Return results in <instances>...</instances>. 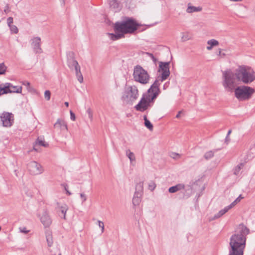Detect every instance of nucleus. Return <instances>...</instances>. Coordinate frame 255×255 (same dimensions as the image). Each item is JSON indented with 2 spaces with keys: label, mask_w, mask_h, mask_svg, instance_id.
Wrapping results in <instances>:
<instances>
[{
  "label": "nucleus",
  "mask_w": 255,
  "mask_h": 255,
  "mask_svg": "<svg viewBox=\"0 0 255 255\" xmlns=\"http://www.w3.org/2000/svg\"><path fill=\"white\" fill-rule=\"evenodd\" d=\"M62 186H63L64 187V189H65L66 191V190H68V185H67V184L64 183V184H62Z\"/></svg>",
  "instance_id": "nucleus-54"
},
{
  "label": "nucleus",
  "mask_w": 255,
  "mask_h": 255,
  "mask_svg": "<svg viewBox=\"0 0 255 255\" xmlns=\"http://www.w3.org/2000/svg\"><path fill=\"white\" fill-rule=\"evenodd\" d=\"M222 84L226 91L232 92L235 87V79L246 84H249L255 80V72L250 67L241 65L236 69L235 73L231 70L223 72Z\"/></svg>",
  "instance_id": "nucleus-1"
},
{
  "label": "nucleus",
  "mask_w": 255,
  "mask_h": 255,
  "mask_svg": "<svg viewBox=\"0 0 255 255\" xmlns=\"http://www.w3.org/2000/svg\"><path fill=\"white\" fill-rule=\"evenodd\" d=\"M27 168L29 173L32 175L40 174L44 171L41 164L35 161L29 162L27 165Z\"/></svg>",
  "instance_id": "nucleus-11"
},
{
  "label": "nucleus",
  "mask_w": 255,
  "mask_h": 255,
  "mask_svg": "<svg viewBox=\"0 0 255 255\" xmlns=\"http://www.w3.org/2000/svg\"><path fill=\"white\" fill-rule=\"evenodd\" d=\"M109 8L114 12H119L122 8V4L120 0H108Z\"/></svg>",
  "instance_id": "nucleus-14"
},
{
  "label": "nucleus",
  "mask_w": 255,
  "mask_h": 255,
  "mask_svg": "<svg viewBox=\"0 0 255 255\" xmlns=\"http://www.w3.org/2000/svg\"><path fill=\"white\" fill-rule=\"evenodd\" d=\"M212 48H213V47H212V46H211V45H209V46H208L207 47V50H211Z\"/></svg>",
  "instance_id": "nucleus-58"
},
{
  "label": "nucleus",
  "mask_w": 255,
  "mask_h": 255,
  "mask_svg": "<svg viewBox=\"0 0 255 255\" xmlns=\"http://www.w3.org/2000/svg\"><path fill=\"white\" fill-rule=\"evenodd\" d=\"M146 54L148 55L152 60V61L156 64V62L157 61V59L156 58L153 54L147 52Z\"/></svg>",
  "instance_id": "nucleus-38"
},
{
  "label": "nucleus",
  "mask_w": 255,
  "mask_h": 255,
  "mask_svg": "<svg viewBox=\"0 0 255 255\" xmlns=\"http://www.w3.org/2000/svg\"><path fill=\"white\" fill-rule=\"evenodd\" d=\"M66 194L67 195L70 196L71 195V193L69 191V190H66Z\"/></svg>",
  "instance_id": "nucleus-61"
},
{
  "label": "nucleus",
  "mask_w": 255,
  "mask_h": 255,
  "mask_svg": "<svg viewBox=\"0 0 255 255\" xmlns=\"http://www.w3.org/2000/svg\"><path fill=\"white\" fill-rule=\"evenodd\" d=\"M232 132V130L231 129H230L228 132V133H227V135L228 136H229L230 134Z\"/></svg>",
  "instance_id": "nucleus-64"
},
{
  "label": "nucleus",
  "mask_w": 255,
  "mask_h": 255,
  "mask_svg": "<svg viewBox=\"0 0 255 255\" xmlns=\"http://www.w3.org/2000/svg\"><path fill=\"white\" fill-rule=\"evenodd\" d=\"M10 91L12 93H21L22 91V87L21 86H13L10 87Z\"/></svg>",
  "instance_id": "nucleus-24"
},
{
  "label": "nucleus",
  "mask_w": 255,
  "mask_h": 255,
  "mask_svg": "<svg viewBox=\"0 0 255 255\" xmlns=\"http://www.w3.org/2000/svg\"><path fill=\"white\" fill-rule=\"evenodd\" d=\"M169 64L170 62H159V68L158 72H162L160 76H158V78H159L161 82H163L166 80L170 75L169 70Z\"/></svg>",
  "instance_id": "nucleus-10"
},
{
  "label": "nucleus",
  "mask_w": 255,
  "mask_h": 255,
  "mask_svg": "<svg viewBox=\"0 0 255 255\" xmlns=\"http://www.w3.org/2000/svg\"><path fill=\"white\" fill-rule=\"evenodd\" d=\"M185 186L184 184L179 183L168 188V192L170 193H174L178 191L184 189Z\"/></svg>",
  "instance_id": "nucleus-17"
},
{
  "label": "nucleus",
  "mask_w": 255,
  "mask_h": 255,
  "mask_svg": "<svg viewBox=\"0 0 255 255\" xmlns=\"http://www.w3.org/2000/svg\"><path fill=\"white\" fill-rule=\"evenodd\" d=\"M141 199L139 198L133 197L132 198V204L134 206H138L141 202Z\"/></svg>",
  "instance_id": "nucleus-31"
},
{
  "label": "nucleus",
  "mask_w": 255,
  "mask_h": 255,
  "mask_svg": "<svg viewBox=\"0 0 255 255\" xmlns=\"http://www.w3.org/2000/svg\"><path fill=\"white\" fill-rule=\"evenodd\" d=\"M3 86L2 84H0V95H4V94H1V93L3 91Z\"/></svg>",
  "instance_id": "nucleus-52"
},
{
  "label": "nucleus",
  "mask_w": 255,
  "mask_h": 255,
  "mask_svg": "<svg viewBox=\"0 0 255 255\" xmlns=\"http://www.w3.org/2000/svg\"><path fill=\"white\" fill-rule=\"evenodd\" d=\"M244 166V163H241L238 164L235 168L234 169V174L236 175H238L241 170V169Z\"/></svg>",
  "instance_id": "nucleus-25"
},
{
  "label": "nucleus",
  "mask_w": 255,
  "mask_h": 255,
  "mask_svg": "<svg viewBox=\"0 0 255 255\" xmlns=\"http://www.w3.org/2000/svg\"><path fill=\"white\" fill-rule=\"evenodd\" d=\"M6 69L7 67L3 63L0 64V75L5 74Z\"/></svg>",
  "instance_id": "nucleus-28"
},
{
  "label": "nucleus",
  "mask_w": 255,
  "mask_h": 255,
  "mask_svg": "<svg viewBox=\"0 0 255 255\" xmlns=\"http://www.w3.org/2000/svg\"><path fill=\"white\" fill-rule=\"evenodd\" d=\"M156 184L153 182H151L148 185V189L151 191L154 190Z\"/></svg>",
  "instance_id": "nucleus-37"
},
{
  "label": "nucleus",
  "mask_w": 255,
  "mask_h": 255,
  "mask_svg": "<svg viewBox=\"0 0 255 255\" xmlns=\"http://www.w3.org/2000/svg\"><path fill=\"white\" fill-rule=\"evenodd\" d=\"M133 77L135 81L143 85L148 83L150 79L147 71L139 65L134 67Z\"/></svg>",
  "instance_id": "nucleus-6"
},
{
  "label": "nucleus",
  "mask_w": 255,
  "mask_h": 255,
  "mask_svg": "<svg viewBox=\"0 0 255 255\" xmlns=\"http://www.w3.org/2000/svg\"><path fill=\"white\" fill-rule=\"evenodd\" d=\"M12 86V84L10 83H6L3 85V90L1 93V94H6L8 93H11V91H10V87Z\"/></svg>",
  "instance_id": "nucleus-20"
},
{
  "label": "nucleus",
  "mask_w": 255,
  "mask_h": 255,
  "mask_svg": "<svg viewBox=\"0 0 255 255\" xmlns=\"http://www.w3.org/2000/svg\"><path fill=\"white\" fill-rule=\"evenodd\" d=\"M238 229L239 231L230 237L228 255H244L250 229L243 223L239 224Z\"/></svg>",
  "instance_id": "nucleus-3"
},
{
  "label": "nucleus",
  "mask_w": 255,
  "mask_h": 255,
  "mask_svg": "<svg viewBox=\"0 0 255 255\" xmlns=\"http://www.w3.org/2000/svg\"><path fill=\"white\" fill-rule=\"evenodd\" d=\"M126 153L127 156L129 158L131 162L135 160V157L134 153L132 152H131L129 149H127Z\"/></svg>",
  "instance_id": "nucleus-22"
},
{
  "label": "nucleus",
  "mask_w": 255,
  "mask_h": 255,
  "mask_svg": "<svg viewBox=\"0 0 255 255\" xmlns=\"http://www.w3.org/2000/svg\"><path fill=\"white\" fill-rule=\"evenodd\" d=\"M143 181L140 182L135 185V192H138L143 194Z\"/></svg>",
  "instance_id": "nucleus-23"
},
{
  "label": "nucleus",
  "mask_w": 255,
  "mask_h": 255,
  "mask_svg": "<svg viewBox=\"0 0 255 255\" xmlns=\"http://www.w3.org/2000/svg\"><path fill=\"white\" fill-rule=\"evenodd\" d=\"M54 127L61 130H67L68 129L66 122L64 120L59 119L54 124Z\"/></svg>",
  "instance_id": "nucleus-16"
},
{
  "label": "nucleus",
  "mask_w": 255,
  "mask_h": 255,
  "mask_svg": "<svg viewBox=\"0 0 255 255\" xmlns=\"http://www.w3.org/2000/svg\"><path fill=\"white\" fill-rule=\"evenodd\" d=\"M244 197L242 196V195H240L239 197L234 201H233L231 204V206L233 207L235 206L238 202H239L241 199H243Z\"/></svg>",
  "instance_id": "nucleus-32"
},
{
  "label": "nucleus",
  "mask_w": 255,
  "mask_h": 255,
  "mask_svg": "<svg viewBox=\"0 0 255 255\" xmlns=\"http://www.w3.org/2000/svg\"><path fill=\"white\" fill-rule=\"evenodd\" d=\"M190 196V194H186V192L183 193V198L187 199Z\"/></svg>",
  "instance_id": "nucleus-50"
},
{
  "label": "nucleus",
  "mask_w": 255,
  "mask_h": 255,
  "mask_svg": "<svg viewBox=\"0 0 255 255\" xmlns=\"http://www.w3.org/2000/svg\"><path fill=\"white\" fill-rule=\"evenodd\" d=\"M207 44L208 45H211V46L212 47H214L218 45L219 43L217 40L212 39L208 40L207 42Z\"/></svg>",
  "instance_id": "nucleus-29"
},
{
  "label": "nucleus",
  "mask_w": 255,
  "mask_h": 255,
  "mask_svg": "<svg viewBox=\"0 0 255 255\" xmlns=\"http://www.w3.org/2000/svg\"><path fill=\"white\" fill-rule=\"evenodd\" d=\"M167 83H166L164 84V85H163V89L164 90H165L166 89V87H167Z\"/></svg>",
  "instance_id": "nucleus-60"
},
{
  "label": "nucleus",
  "mask_w": 255,
  "mask_h": 255,
  "mask_svg": "<svg viewBox=\"0 0 255 255\" xmlns=\"http://www.w3.org/2000/svg\"><path fill=\"white\" fill-rule=\"evenodd\" d=\"M68 210L67 205L61 206L59 211V216L64 219H66V214Z\"/></svg>",
  "instance_id": "nucleus-18"
},
{
  "label": "nucleus",
  "mask_w": 255,
  "mask_h": 255,
  "mask_svg": "<svg viewBox=\"0 0 255 255\" xmlns=\"http://www.w3.org/2000/svg\"><path fill=\"white\" fill-rule=\"evenodd\" d=\"M144 124L145 127L147 128L150 131H152L153 127L151 122L147 119L146 115L143 116Z\"/></svg>",
  "instance_id": "nucleus-19"
},
{
  "label": "nucleus",
  "mask_w": 255,
  "mask_h": 255,
  "mask_svg": "<svg viewBox=\"0 0 255 255\" xmlns=\"http://www.w3.org/2000/svg\"><path fill=\"white\" fill-rule=\"evenodd\" d=\"M182 111H179L178 114L176 116V118H179L180 117V114L181 113Z\"/></svg>",
  "instance_id": "nucleus-55"
},
{
  "label": "nucleus",
  "mask_w": 255,
  "mask_h": 255,
  "mask_svg": "<svg viewBox=\"0 0 255 255\" xmlns=\"http://www.w3.org/2000/svg\"><path fill=\"white\" fill-rule=\"evenodd\" d=\"M225 214V212L223 209L221 210L217 214H216L214 216L215 218H218L222 216Z\"/></svg>",
  "instance_id": "nucleus-36"
},
{
  "label": "nucleus",
  "mask_w": 255,
  "mask_h": 255,
  "mask_svg": "<svg viewBox=\"0 0 255 255\" xmlns=\"http://www.w3.org/2000/svg\"><path fill=\"white\" fill-rule=\"evenodd\" d=\"M46 240L48 247H51L53 244L52 238L51 235L46 236Z\"/></svg>",
  "instance_id": "nucleus-33"
},
{
  "label": "nucleus",
  "mask_w": 255,
  "mask_h": 255,
  "mask_svg": "<svg viewBox=\"0 0 255 255\" xmlns=\"http://www.w3.org/2000/svg\"><path fill=\"white\" fill-rule=\"evenodd\" d=\"M80 197L82 199V203L85 202L87 200V197L84 193H80Z\"/></svg>",
  "instance_id": "nucleus-45"
},
{
  "label": "nucleus",
  "mask_w": 255,
  "mask_h": 255,
  "mask_svg": "<svg viewBox=\"0 0 255 255\" xmlns=\"http://www.w3.org/2000/svg\"><path fill=\"white\" fill-rule=\"evenodd\" d=\"M67 64L71 70H75L78 81L82 83L83 82V77L81 72V68L75 59V53L73 51H69L67 54Z\"/></svg>",
  "instance_id": "nucleus-4"
},
{
  "label": "nucleus",
  "mask_w": 255,
  "mask_h": 255,
  "mask_svg": "<svg viewBox=\"0 0 255 255\" xmlns=\"http://www.w3.org/2000/svg\"><path fill=\"white\" fill-rule=\"evenodd\" d=\"M218 52L217 53V54L219 56L221 55L222 49L221 48H219Z\"/></svg>",
  "instance_id": "nucleus-56"
},
{
  "label": "nucleus",
  "mask_w": 255,
  "mask_h": 255,
  "mask_svg": "<svg viewBox=\"0 0 255 255\" xmlns=\"http://www.w3.org/2000/svg\"><path fill=\"white\" fill-rule=\"evenodd\" d=\"M138 96V90L137 87L135 85L129 86L123 93L121 100L127 104H130L137 100Z\"/></svg>",
  "instance_id": "nucleus-7"
},
{
  "label": "nucleus",
  "mask_w": 255,
  "mask_h": 255,
  "mask_svg": "<svg viewBox=\"0 0 255 255\" xmlns=\"http://www.w3.org/2000/svg\"><path fill=\"white\" fill-rule=\"evenodd\" d=\"M60 4L62 6H64L65 4V0H60Z\"/></svg>",
  "instance_id": "nucleus-53"
},
{
  "label": "nucleus",
  "mask_w": 255,
  "mask_h": 255,
  "mask_svg": "<svg viewBox=\"0 0 255 255\" xmlns=\"http://www.w3.org/2000/svg\"><path fill=\"white\" fill-rule=\"evenodd\" d=\"M161 82L159 78H156L147 92L144 93L146 95L149 94L151 99L155 100L161 93L159 86Z\"/></svg>",
  "instance_id": "nucleus-9"
},
{
  "label": "nucleus",
  "mask_w": 255,
  "mask_h": 255,
  "mask_svg": "<svg viewBox=\"0 0 255 255\" xmlns=\"http://www.w3.org/2000/svg\"><path fill=\"white\" fill-rule=\"evenodd\" d=\"M51 92L49 90H46L44 92V97L47 101L50 99Z\"/></svg>",
  "instance_id": "nucleus-34"
},
{
  "label": "nucleus",
  "mask_w": 255,
  "mask_h": 255,
  "mask_svg": "<svg viewBox=\"0 0 255 255\" xmlns=\"http://www.w3.org/2000/svg\"><path fill=\"white\" fill-rule=\"evenodd\" d=\"M202 7L200 6H189L187 11L188 12L191 13L193 12L200 11L202 10Z\"/></svg>",
  "instance_id": "nucleus-21"
},
{
  "label": "nucleus",
  "mask_w": 255,
  "mask_h": 255,
  "mask_svg": "<svg viewBox=\"0 0 255 255\" xmlns=\"http://www.w3.org/2000/svg\"><path fill=\"white\" fill-rule=\"evenodd\" d=\"M36 144H38L39 145L43 146L44 147H47L49 146L48 143L45 142L44 140L40 139L39 137L37 139L36 141Z\"/></svg>",
  "instance_id": "nucleus-27"
},
{
  "label": "nucleus",
  "mask_w": 255,
  "mask_h": 255,
  "mask_svg": "<svg viewBox=\"0 0 255 255\" xmlns=\"http://www.w3.org/2000/svg\"><path fill=\"white\" fill-rule=\"evenodd\" d=\"M214 155V152L212 150H210L209 151L206 152L204 157L206 160H209L212 158Z\"/></svg>",
  "instance_id": "nucleus-26"
},
{
  "label": "nucleus",
  "mask_w": 255,
  "mask_h": 255,
  "mask_svg": "<svg viewBox=\"0 0 255 255\" xmlns=\"http://www.w3.org/2000/svg\"><path fill=\"white\" fill-rule=\"evenodd\" d=\"M142 25L138 23L133 17H125L123 20L116 22L114 26L115 33H108L110 38L113 40H117L124 38L125 34H133L137 30L139 32H142L146 28H140Z\"/></svg>",
  "instance_id": "nucleus-2"
},
{
  "label": "nucleus",
  "mask_w": 255,
  "mask_h": 255,
  "mask_svg": "<svg viewBox=\"0 0 255 255\" xmlns=\"http://www.w3.org/2000/svg\"><path fill=\"white\" fill-rule=\"evenodd\" d=\"M27 89L28 90V91H30V92H31L32 90H34L33 88H32L31 87V88H29V87H27Z\"/></svg>",
  "instance_id": "nucleus-59"
},
{
  "label": "nucleus",
  "mask_w": 255,
  "mask_h": 255,
  "mask_svg": "<svg viewBox=\"0 0 255 255\" xmlns=\"http://www.w3.org/2000/svg\"><path fill=\"white\" fill-rule=\"evenodd\" d=\"M233 207L231 206V205H229V206L225 207L223 210L225 212V213H227L230 209L232 208Z\"/></svg>",
  "instance_id": "nucleus-47"
},
{
  "label": "nucleus",
  "mask_w": 255,
  "mask_h": 255,
  "mask_svg": "<svg viewBox=\"0 0 255 255\" xmlns=\"http://www.w3.org/2000/svg\"><path fill=\"white\" fill-rule=\"evenodd\" d=\"M98 222H99V227L102 228V232H103L104 230V224L102 221H99Z\"/></svg>",
  "instance_id": "nucleus-48"
},
{
  "label": "nucleus",
  "mask_w": 255,
  "mask_h": 255,
  "mask_svg": "<svg viewBox=\"0 0 255 255\" xmlns=\"http://www.w3.org/2000/svg\"><path fill=\"white\" fill-rule=\"evenodd\" d=\"M155 100L151 99L149 94L143 93L138 103L134 106V109L137 111L143 112L152 106Z\"/></svg>",
  "instance_id": "nucleus-8"
},
{
  "label": "nucleus",
  "mask_w": 255,
  "mask_h": 255,
  "mask_svg": "<svg viewBox=\"0 0 255 255\" xmlns=\"http://www.w3.org/2000/svg\"><path fill=\"white\" fill-rule=\"evenodd\" d=\"M230 1H235V2H239V1H242V0H230Z\"/></svg>",
  "instance_id": "nucleus-62"
},
{
  "label": "nucleus",
  "mask_w": 255,
  "mask_h": 255,
  "mask_svg": "<svg viewBox=\"0 0 255 255\" xmlns=\"http://www.w3.org/2000/svg\"><path fill=\"white\" fill-rule=\"evenodd\" d=\"M31 46L35 53H42V49L41 48V38L39 37H34L31 39Z\"/></svg>",
  "instance_id": "nucleus-13"
},
{
  "label": "nucleus",
  "mask_w": 255,
  "mask_h": 255,
  "mask_svg": "<svg viewBox=\"0 0 255 255\" xmlns=\"http://www.w3.org/2000/svg\"><path fill=\"white\" fill-rule=\"evenodd\" d=\"M19 230L20 232L27 234L29 232V231L27 230L25 227L19 228Z\"/></svg>",
  "instance_id": "nucleus-44"
},
{
  "label": "nucleus",
  "mask_w": 255,
  "mask_h": 255,
  "mask_svg": "<svg viewBox=\"0 0 255 255\" xmlns=\"http://www.w3.org/2000/svg\"><path fill=\"white\" fill-rule=\"evenodd\" d=\"M70 114L71 120L73 121H74L76 119V116H75V114L72 111H70Z\"/></svg>",
  "instance_id": "nucleus-42"
},
{
  "label": "nucleus",
  "mask_w": 255,
  "mask_h": 255,
  "mask_svg": "<svg viewBox=\"0 0 255 255\" xmlns=\"http://www.w3.org/2000/svg\"><path fill=\"white\" fill-rule=\"evenodd\" d=\"M22 84H23V85L26 86L27 88V87H29V88H31V87H30V83H29V82H27V81H25L22 82Z\"/></svg>",
  "instance_id": "nucleus-49"
},
{
  "label": "nucleus",
  "mask_w": 255,
  "mask_h": 255,
  "mask_svg": "<svg viewBox=\"0 0 255 255\" xmlns=\"http://www.w3.org/2000/svg\"><path fill=\"white\" fill-rule=\"evenodd\" d=\"M9 27L11 33L17 34L18 32V29L16 25L12 24Z\"/></svg>",
  "instance_id": "nucleus-30"
},
{
  "label": "nucleus",
  "mask_w": 255,
  "mask_h": 255,
  "mask_svg": "<svg viewBox=\"0 0 255 255\" xmlns=\"http://www.w3.org/2000/svg\"><path fill=\"white\" fill-rule=\"evenodd\" d=\"M229 141H230V138L229 137V136L227 135L225 138V142L228 143Z\"/></svg>",
  "instance_id": "nucleus-57"
},
{
  "label": "nucleus",
  "mask_w": 255,
  "mask_h": 255,
  "mask_svg": "<svg viewBox=\"0 0 255 255\" xmlns=\"http://www.w3.org/2000/svg\"><path fill=\"white\" fill-rule=\"evenodd\" d=\"M40 221L45 228L49 227L52 223V221L46 212L43 213Z\"/></svg>",
  "instance_id": "nucleus-15"
},
{
  "label": "nucleus",
  "mask_w": 255,
  "mask_h": 255,
  "mask_svg": "<svg viewBox=\"0 0 255 255\" xmlns=\"http://www.w3.org/2000/svg\"><path fill=\"white\" fill-rule=\"evenodd\" d=\"M2 126L4 127H10L13 124L14 118L12 113L4 112L0 116Z\"/></svg>",
  "instance_id": "nucleus-12"
},
{
  "label": "nucleus",
  "mask_w": 255,
  "mask_h": 255,
  "mask_svg": "<svg viewBox=\"0 0 255 255\" xmlns=\"http://www.w3.org/2000/svg\"><path fill=\"white\" fill-rule=\"evenodd\" d=\"M143 194L138 192H134L133 197H135L136 198H139L141 199V197L142 196Z\"/></svg>",
  "instance_id": "nucleus-40"
},
{
  "label": "nucleus",
  "mask_w": 255,
  "mask_h": 255,
  "mask_svg": "<svg viewBox=\"0 0 255 255\" xmlns=\"http://www.w3.org/2000/svg\"><path fill=\"white\" fill-rule=\"evenodd\" d=\"M87 113L88 114L89 118L91 119L92 118L93 115H92V110H91L90 108H88L87 110Z\"/></svg>",
  "instance_id": "nucleus-43"
},
{
  "label": "nucleus",
  "mask_w": 255,
  "mask_h": 255,
  "mask_svg": "<svg viewBox=\"0 0 255 255\" xmlns=\"http://www.w3.org/2000/svg\"><path fill=\"white\" fill-rule=\"evenodd\" d=\"M10 11L9 4L7 3L4 7V12L5 13H7Z\"/></svg>",
  "instance_id": "nucleus-46"
},
{
  "label": "nucleus",
  "mask_w": 255,
  "mask_h": 255,
  "mask_svg": "<svg viewBox=\"0 0 255 255\" xmlns=\"http://www.w3.org/2000/svg\"><path fill=\"white\" fill-rule=\"evenodd\" d=\"M7 23L8 26H10L13 23V18L12 17H9L7 19Z\"/></svg>",
  "instance_id": "nucleus-41"
},
{
  "label": "nucleus",
  "mask_w": 255,
  "mask_h": 255,
  "mask_svg": "<svg viewBox=\"0 0 255 255\" xmlns=\"http://www.w3.org/2000/svg\"><path fill=\"white\" fill-rule=\"evenodd\" d=\"M3 86L2 84H0V95H4V94H1V93L3 91Z\"/></svg>",
  "instance_id": "nucleus-51"
},
{
  "label": "nucleus",
  "mask_w": 255,
  "mask_h": 255,
  "mask_svg": "<svg viewBox=\"0 0 255 255\" xmlns=\"http://www.w3.org/2000/svg\"><path fill=\"white\" fill-rule=\"evenodd\" d=\"M170 156L173 159H177L180 156V155L178 153L172 152L170 155Z\"/></svg>",
  "instance_id": "nucleus-39"
},
{
  "label": "nucleus",
  "mask_w": 255,
  "mask_h": 255,
  "mask_svg": "<svg viewBox=\"0 0 255 255\" xmlns=\"http://www.w3.org/2000/svg\"><path fill=\"white\" fill-rule=\"evenodd\" d=\"M64 105H65L67 107H68L69 106V103H68V102H65L64 103Z\"/></svg>",
  "instance_id": "nucleus-63"
},
{
  "label": "nucleus",
  "mask_w": 255,
  "mask_h": 255,
  "mask_svg": "<svg viewBox=\"0 0 255 255\" xmlns=\"http://www.w3.org/2000/svg\"><path fill=\"white\" fill-rule=\"evenodd\" d=\"M190 36L189 35L188 33H183V36L181 37L182 41H186L189 39H190Z\"/></svg>",
  "instance_id": "nucleus-35"
},
{
  "label": "nucleus",
  "mask_w": 255,
  "mask_h": 255,
  "mask_svg": "<svg viewBox=\"0 0 255 255\" xmlns=\"http://www.w3.org/2000/svg\"><path fill=\"white\" fill-rule=\"evenodd\" d=\"M235 96L240 101L248 100L251 98L255 90L248 86H240L234 88Z\"/></svg>",
  "instance_id": "nucleus-5"
}]
</instances>
